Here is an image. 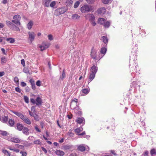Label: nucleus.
I'll use <instances>...</instances> for the list:
<instances>
[{
    "mask_svg": "<svg viewBox=\"0 0 156 156\" xmlns=\"http://www.w3.org/2000/svg\"><path fill=\"white\" fill-rule=\"evenodd\" d=\"M86 1L90 4H93L94 2V0H86Z\"/></svg>",
    "mask_w": 156,
    "mask_h": 156,
    "instance_id": "obj_49",
    "label": "nucleus"
},
{
    "mask_svg": "<svg viewBox=\"0 0 156 156\" xmlns=\"http://www.w3.org/2000/svg\"><path fill=\"white\" fill-rule=\"evenodd\" d=\"M14 81L17 84L19 83V80L17 76H15L14 78Z\"/></svg>",
    "mask_w": 156,
    "mask_h": 156,
    "instance_id": "obj_45",
    "label": "nucleus"
},
{
    "mask_svg": "<svg viewBox=\"0 0 156 156\" xmlns=\"http://www.w3.org/2000/svg\"><path fill=\"white\" fill-rule=\"evenodd\" d=\"M8 120V117L4 116V117H2V121L4 123H6L7 122Z\"/></svg>",
    "mask_w": 156,
    "mask_h": 156,
    "instance_id": "obj_35",
    "label": "nucleus"
},
{
    "mask_svg": "<svg viewBox=\"0 0 156 156\" xmlns=\"http://www.w3.org/2000/svg\"><path fill=\"white\" fill-rule=\"evenodd\" d=\"M5 38L6 39V41H8L10 43L12 44L15 41V40L14 38Z\"/></svg>",
    "mask_w": 156,
    "mask_h": 156,
    "instance_id": "obj_29",
    "label": "nucleus"
},
{
    "mask_svg": "<svg viewBox=\"0 0 156 156\" xmlns=\"http://www.w3.org/2000/svg\"><path fill=\"white\" fill-rule=\"evenodd\" d=\"M66 11L64 8L62 7L56 9L54 12V14L56 16H59L64 13Z\"/></svg>",
    "mask_w": 156,
    "mask_h": 156,
    "instance_id": "obj_4",
    "label": "nucleus"
},
{
    "mask_svg": "<svg viewBox=\"0 0 156 156\" xmlns=\"http://www.w3.org/2000/svg\"><path fill=\"white\" fill-rule=\"evenodd\" d=\"M149 154V152L147 151H146L144 152L142 155L143 156H148Z\"/></svg>",
    "mask_w": 156,
    "mask_h": 156,
    "instance_id": "obj_47",
    "label": "nucleus"
},
{
    "mask_svg": "<svg viewBox=\"0 0 156 156\" xmlns=\"http://www.w3.org/2000/svg\"><path fill=\"white\" fill-rule=\"evenodd\" d=\"M80 4V2L78 1H76V2L75 3L74 5V8H77L78 6H79V4Z\"/></svg>",
    "mask_w": 156,
    "mask_h": 156,
    "instance_id": "obj_37",
    "label": "nucleus"
},
{
    "mask_svg": "<svg viewBox=\"0 0 156 156\" xmlns=\"http://www.w3.org/2000/svg\"><path fill=\"white\" fill-rule=\"evenodd\" d=\"M34 143L35 144H37L38 145H41V142L39 140H36L34 141Z\"/></svg>",
    "mask_w": 156,
    "mask_h": 156,
    "instance_id": "obj_48",
    "label": "nucleus"
},
{
    "mask_svg": "<svg viewBox=\"0 0 156 156\" xmlns=\"http://www.w3.org/2000/svg\"><path fill=\"white\" fill-rule=\"evenodd\" d=\"M5 23L7 26L10 29L13 31H19L20 29L15 24L10 21L6 20L5 21Z\"/></svg>",
    "mask_w": 156,
    "mask_h": 156,
    "instance_id": "obj_1",
    "label": "nucleus"
},
{
    "mask_svg": "<svg viewBox=\"0 0 156 156\" xmlns=\"http://www.w3.org/2000/svg\"><path fill=\"white\" fill-rule=\"evenodd\" d=\"M23 71L24 73H26L30 74L28 69L26 67L24 68L23 69Z\"/></svg>",
    "mask_w": 156,
    "mask_h": 156,
    "instance_id": "obj_43",
    "label": "nucleus"
},
{
    "mask_svg": "<svg viewBox=\"0 0 156 156\" xmlns=\"http://www.w3.org/2000/svg\"><path fill=\"white\" fill-rule=\"evenodd\" d=\"M7 62V60L5 57H3L1 58V62L2 63H5Z\"/></svg>",
    "mask_w": 156,
    "mask_h": 156,
    "instance_id": "obj_44",
    "label": "nucleus"
},
{
    "mask_svg": "<svg viewBox=\"0 0 156 156\" xmlns=\"http://www.w3.org/2000/svg\"><path fill=\"white\" fill-rule=\"evenodd\" d=\"M2 152L3 153L5 154H7L8 156H10V152L6 150H3L2 151Z\"/></svg>",
    "mask_w": 156,
    "mask_h": 156,
    "instance_id": "obj_40",
    "label": "nucleus"
},
{
    "mask_svg": "<svg viewBox=\"0 0 156 156\" xmlns=\"http://www.w3.org/2000/svg\"><path fill=\"white\" fill-rule=\"evenodd\" d=\"M16 127L17 129L20 131H22L24 127L20 123H17Z\"/></svg>",
    "mask_w": 156,
    "mask_h": 156,
    "instance_id": "obj_19",
    "label": "nucleus"
},
{
    "mask_svg": "<svg viewBox=\"0 0 156 156\" xmlns=\"http://www.w3.org/2000/svg\"><path fill=\"white\" fill-rule=\"evenodd\" d=\"M21 63L23 65V66H25V61L24 59H22L21 60Z\"/></svg>",
    "mask_w": 156,
    "mask_h": 156,
    "instance_id": "obj_63",
    "label": "nucleus"
},
{
    "mask_svg": "<svg viewBox=\"0 0 156 156\" xmlns=\"http://www.w3.org/2000/svg\"><path fill=\"white\" fill-rule=\"evenodd\" d=\"M29 39L30 41L31 42L34 41L35 38L36 34L33 32H29L28 33Z\"/></svg>",
    "mask_w": 156,
    "mask_h": 156,
    "instance_id": "obj_5",
    "label": "nucleus"
},
{
    "mask_svg": "<svg viewBox=\"0 0 156 156\" xmlns=\"http://www.w3.org/2000/svg\"><path fill=\"white\" fill-rule=\"evenodd\" d=\"M29 82L30 83L31 85L35 83L34 80L32 79H30L29 80Z\"/></svg>",
    "mask_w": 156,
    "mask_h": 156,
    "instance_id": "obj_60",
    "label": "nucleus"
},
{
    "mask_svg": "<svg viewBox=\"0 0 156 156\" xmlns=\"http://www.w3.org/2000/svg\"><path fill=\"white\" fill-rule=\"evenodd\" d=\"M45 47L46 49L48 48L50 45V44L48 43L47 44H44L43 45Z\"/></svg>",
    "mask_w": 156,
    "mask_h": 156,
    "instance_id": "obj_56",
    "label": "nucleus"
},
{
    "mask_svg": "<svg viewBox=\"0 0 156 156\" xmlns=\"http://www.w3.org/2000/svg\"><path fill=\"white\" fill-rule=\"evenodd\" d=\"M68 135L72 137L74 136V134L73 133L71 132V131L70 132V131H69L68 133Z\"/></svg>",
    "mask_w": 156,
    "mask_h": 156,
    "instance_id": "obj_54",
    "label": "nucleus"
},
{
    "mask_svg": "<svg viewBox=\"0 0 156 156\" xmlns=\"http://www.w3.org/2000/svg\"><path fill=\"white\" fill-rule=\"evenodd\" d=\"M10 141L12 142L17 143H19L20 141L19 138L14 137L11 138L10 140Z\"/></svg>",
    "mask_w": 156,
    "mask_h": 156,
    "instance_id": "obj_13",
    "label": "nucleus"
},
{
    "mask_svg": "<svg viewBox=\"0 0 156 156\" xmlns=\"http://www.w3.org/2000/svg\"><path fill=\"white\" fill-rule=\"evenodd\" d=\"M50 0H43V3L44 5L46 7H49V4L51 2Z\"/></svg>",
    "mask_w": 156,
    "mask_h": 156,
    "instance_id": "obj_21",
    "label": "nucleus"
},
{
    "mask_svg": "<svg viewBox=\"0 0 156 156\" xmlns=\"http://www.w3.org/2000/svg\"><path fill=\"white\" fill-rule=\"evenodd\" d=\"M156 151L154 149H152L150 151V154L152 156H153L154 154H155Z\"/></svg>",
    "mask_w": 156,
    "mask_h": 156,
    "instance_id": "obj_39",
    "label": "nucleus"
},
{
    "mask_svg": "<svg viewBox=\"0 0 156 156\" xmlns=\"http://www.w3.org/2000/svg\"><path fill=\"white\" fill-rule=\"evenodd\" d=\"M36 85L38 86H40L41 85V82L40 80H38L37 81L36 83Z\"/></svg>",
    "mask_w": 156,
    "mask_h": 156,
    "instance_id": "obj_55",
    "label": "nucleus"
},
{
    "mask_svg": "<svg viewBox=\"0 0 156 156\" xmlns=\"http://www.w3.org/2000/svg\"><path fill=\"white\" fill-rule=\"evenodd\" d=\"M101 40L106 45L107 44L108 42V40L107 37L105 36H103L101 37Z\"/></svg>",
    "mask_w": 156,
    "mask_h": 156,
    "instance_id": "obj_22",
    "label": "nucleus"
},
{
    "mask_svg": "<svg viewBox=\"0 0 156 156\" xmlns=\"http://www.w3.org/2000/svg\"><path fill=\"white\" fill-rule=\"evenodd\" d=\"M72 146L68 145H64L63 146V149L64 150H67L72 148Z\"/></svg>",
    "mask_w": 156,
    "mask_h": 156,
    "instance_id": "obj_30",
    "label": "nucleus"
},
{
    "mask_svg": "<svg viewBox=\"0 0 156 156\" xmlns=\"http://www.w3.org/2000/svg\"><path fill=\"white\" fill-rule=\"evenodd\" d=\"M0 134L3 136H6L9 134L6 131H0Z\"/></svg>",
    "mask_w": 156,
    "mask_h": 156,
    "instance_id": "obj_34",
    "label": "nucleus"
},
{
    "mask_svg": "<svg viewBox=\"0 0 156 156\" xmlns=\"http://www.w3.org/2000/svg\"><path fill=\"white\" fill-rule=\"evenodd\" d=\"M110 0H102V2L105 4H108L109 3Z\"/></svg>",
    "mask_w": 156,
    "mask_h": 156,
    "instance_id": "obj_52",
    "label": "nucleus"
},
{
    "mask_svg": "<svg viewBox=\"0 0 156 156\" xmlns=\"http://www.w3.org/2000/svg\"><path fill=\"white\" fill-rule=\"evenodd\" d=\"M89 20L90 22L94 21L95 20V18L94 16V15L89 14Z\"/></svg>",
    "mask_w": 156,
    "mask_h": 156,
    "instance_id": "obj_31",
    "label": "nucleus"
},
{
    "mask_svg": "<svg viewBox=\"0 0 156 156\" xmlns=\"http://www.w3.org/2000/svg\"><path fill=\"white\" fill-rule=\"evenodd\" d=\"M36 104L38 106H41L42 104V100L39 97H37L36 99Z\"/></svg>",
    "mask_w": 156,
    "mask_h": 156,
    "instance_id": "obj_9",
    "label": "nucleus"
},
{
    "mask_svg": "<svg viewBox=\"0 0 156 156\" xmlns=\"http://www.w3.org/2000/svg\"><path fill=\"white\" fill-rule=\"evenodd\" d=\"M16 91L17 92L20 93L21 92V90L18 87H16L15 88Z\"/></svg>",
    "mask_w": 156,
    "mask_h": 156,
    "instance_id": "obj_58",
    "label": "nucleus"
},
{
    "mask_svg": "<svg viewBox=\"0 0 156 156\" xmlns=\"http://www.w3.org/2000/svg\"><path fill=\"white\" fill-rule=\"evenodd\" d=\"M83 130V129L82 127H80L79 128H77L75 129V132L76 133H79L81 131H82Z\"/></svg>",
    "mask_w": 156,
    "mask_h": 156,
    "instance_id": "obj_36",
    "label": "nucleus"
},
{
    "mask_svg": "<svg viewBox=\"0 0 156 156\" xmlns=\"http://www.w3.org/2000/svg\"><path fill=\"white\" fill-rule=\"evenodd\" d=\"M75 113L78 116H81L82 114V112L81 109H80L79 106H77L74 110Z\"/></svg>",
    "mask_w": 156,
    "mask_h": 156,
    "instance_id": "obj_10",
    "label": "nucleus"
},
{
    "mask_svg": "<svg viewBox=\"0 0 156 156\" xmlns=\"http://www.w3.org/2000/svg\"><path fill=\"white\" fill-rule=\"evenodd\" d=\"M20 153L22 154V156H26L27 155V153L26 152H23L21 151H20Z\"/></svg>",
    "mask_w": 156,
    "mask_h": 156,
    "instance_id": "obj_51",
    "label": "nucleus"
},
{
    "mask_svg": "<svg viewBox=\"0 0 156 156\" xmlns=\"http://www.w3.org/2000/svg\"><path fill=\"white\" fill-rule=\"evenodd\" d=\"M24 101L26 103H29V98L27 96H24Z\"/></svg>",
    "mask_w": 156,
    "mask_h": 156,
    "instance_id": "obj_46",
    "label": "nucleus"
},
{
    "mask_svg": "<svg viewBox=\"0 0 156 156\" xmlns=\"http://www.w3.org/2000/svg\"><path fill=\"white\" fill-rule=\"evenodd\" d=\"M39 47L41 48V51H43V50L46 49L43 45L40 46Z\"/></svg>",
    "mask_w": 156,
    "mask_h": 156,
    "instance_id": "obj_57",
    "label": "nucleus"
},
{
    "mask_svg": "<svg viewBox=\"0 0 156 156\" xmlns=\"http://www.w3.org/2000/svg\"><path fill=\"white\" fill-rule=\"evenodd\" d=\"M76 122L79 124H82L84 125L85 123V121L84 118L83 117L78 118L76 119Z\"/></svg>",
    "mask_w": 156,
    "mask_h": 156,
    "instance_id": "obj_7",
    "label": "nucleus"
},
{
    "mask_svg": "<svg viewBox=\"0 0 156 156\" xmlns=\"http://www.w3.org/2000/svg\"><path fill=\"white\" fill-rule=\"evenodd\" d=\"M95 76V74L94 73H91L89 76V79L88 80V82L89 83H90L92 80L94 79V78Z\"/></svg>",
    "mask_w": 156,
    "mask_h": 156,
    "instance_id": "obj_15",
    "label": "nucleus"
},
{
    "mask_svg": "<svg viewBox=\"0 0 156 156\" xmlns=\"http://www.w3.org/2000/svg\"><path fill=\"white\" fill-rule=\"evenodd\" d=\"M94 48L93 47L91 49V50L90 53V56L92 58L94 59H96L97 52L94 49Z\"/></svg>",
    "mask_w": 156,
    "mask_h": 156,
    "instance_id": "obj_6",
    "label": "nucleus"
},
{
    "mask_svg": "<svg viewBox=\"0 0 156 156\" xmlns=\"http://www.w3.org/2000/svg\"><path fill=\"white\" fill-rule=\"evenodd\" d=\"M106 10L105 8L102 7L98 9L97 10V12L98 14H103L106 12Z\"/></svg>",
    "mask_w": 156,
    "mask_h": 156,
    "instance_id": "obj_8",
    "label": "nucleus"
},
{
    "mask_svg": "<svg viewBox=\"0 0 156 156\" xmlns=\"http://www.w3.org/2000/svg\"><path fill=\"white\" fill-rule=\"evenodd\" d=\"M103 25L105 27L108 28L110 25V22L108 21H107L106 22H105Z\"/></svg>",
    "mask_w": 156,
    "mask_h": 156,
    "instance_id": "obj_33",
    "label": "nucleus"
},
{
    "mask_svg": "<svg viewBox=\"0 0 156 156\" xmlns=\"http://www.w3.org/2000/svg\"><path fill=\"white\" fill-rule=\"evenodd\" d=\"M73 2L72 0H66V5L67 7H70L73 4Z\"/></svg>",
    "mask_w": 156,
    "mask_h": 156,
    "instance_id": "obj_24",
    "label": "nucleus"
},
{
    "mask_svg": "<svg viewBox=\"0 0 156 156\" xmlns=\"http://www.w3.org/2000/svg\"><path fill=\"white\" fill-rule=\"evenodd\" d=\"M56 154L59 156H63L65 154V153L62 151L60 150H57L55 152Z\"/></svg>",
    "mask_w": 156,
    "mask_h": 156,
    "instance_id": "obj_18",
    "label": "nucleus"
},
{
    "mask_svg": "<svg viewBox=\"0 0 156 156\" xmlns=\"http://www.w3.org/2000/svg\"><path fill=\"white\" fill-rule=\"evenodd\" d=\"M35 129L38 132H41V130L38 128L37 126H36L35 127Z\"/></svg>",
    "mask_w": 156,
    "mask_h": 156,
    "instance_id": "obj_61",
    "label": "nucleus"
},
{
    "mask_svg": "<svg viewBox=\"0 0 156 156\" xmlns=\"http://www.w3.org/2000/svg\"><path fill=\"white\" fill-rule=\"evenodd\" d=\"M20 85L23 87H25L27 85L26 83L24 82H21L20 83Z\"/></svg>",
    "mask_w": 156,
    "mask_h": 156,
    "instance_id": "obj_53",
    "label": "nucleus"
},
{
    "mask_svg": "<svg viewBox=\"0 0 156 156\" xmlns=\"http://www.w3.org/2000/svg\"><path fill=\"white\" fill-rule=\"evenodd\" d=\"M48 39L50 41H51L53 40V36L51 34H49L48 35Z\"/></svg>",
    "mask_w": 156,
    "mask_h": 156,
    "instance_id": "obj_50",
    "label": "nucleus"
},
{
    "mask_svg": "<svg viewBox=\"0 0 156 156\" xmlns=\"http://www.w3.org/2000/svg\"><path fill=\"white\" fill-rule=\"evenodd\" d=\"M85 147L82 145H80L77 147V150L81 152L84 151L85 150Z\"/></svg>",
    "mask_w": 156,
    "mask_h": 156,
    "instance_id": "obj_23",
    "label": "nucleus"
},
{
    "mask_svg": "<svg viewBox=\"0 0 156 156\" xmlns=\"http://www.w3.org/2000/svg\"><path fill=\"white\" fill-rule=\"evenodd\" d=\"M34 117V119L36 121H38L39 120V117L38 115L36 114H34V115L33 116Z\"/></svg>",
    "mask_w": 156,
    "mask_h": 156,
    "instance_id": "obj_38",
    "label": "nucleus"
},
{
    "mask_svg": "<svg viewBox=\"0 0 156 156\" xmlns=\"http://www.w3.org/2000/svg\"><path fill=\"white\" fill-rule=\"evenodd\" d=\"M14 20H12V22L15 24L16 26H18L20 25V20L21 17L19 15H16L14 16L13 17Z\"/></svg>",
    "mask_w": 156,
    "mask_h": 156,
    "instance_id": "obj_2",
    "label": "nucleus"
},
{
    "mask_svg": "<svg viewBox=\"0 0 156 156\" xmlns=\"http://www.w3.org/2000/svg\"><path fill=\"white\" fill-rule=\"evenodd\" d=\"M8 123L10 126H13L15 124L14 120L10 119Z\"/></svg>",
    "mask_w": 156,
    "mask_h": 156,
    "instance_id": "obj_28",
    "label": "nucleus"
},
{
    "mask_svg": "<svg viewBox=\"0 0 156 156\" xmlns=\"http://www.w3.org/2000/svg\"><path fill=\"white\" fill-rule=\"evenodd\" d=\"M13 113L17 116L19 117L22 119H23V118L24 117V115L20 112L14 111L13 112Z\"/></svg>",
    "mask_w": 156,
    "mask_h": 156,
    "instance_id": "obj_16",
    "label": "nucleus"
},
{
    "mask_svg": "<svg viewBox=\"0 0 156 156\" xmlns=\"http://www.w3.org/2000/svg\"><path fill=\"white\" fill-rule=\"evenodd\" d=\"M77 106H78L77 105V103L74 102L73 101L71 102L70 107L72 109L74 110Z\"/></svg>",
    "mask_w": 156,
    "mask_h": 156,
    "instance_id": "obj_14",
    "label": "nucleus"
},
{
    "mask_svg": "<svg viewBox=\"0 0 156 156\" xmlns=\"http://www.w3.org/2000/svg\"><path fill=\"white\" fill-rule=\"evenodd\" d=\"M92 9L90 6L88 5L83 6L80 8L81 12L83 13H86L92 11Z\"/></svg>",
    "mask_w": 156,
    "mask_h": 156,
    "instance_id": "obj_3",
    "label": "nucleus"
},
{
    "mask_svg": "<svg viewBox=\"0 0 156 156\" xmlns=\"http://www.w3.org/2000/svg\"><path fill=\"white\" fill-rule=\"evenodd\" d=\"M56 2L53 1L50 4L49 6L52 8H53L56 5Z\"/></svg>",
    "mask_w": 156,
    "mask_h": 156,
    "instance_id": "obj_42",
    "label": "nucleus"
},
{
    "mask_svg": "<svg viewBox=\"0 0 156 156\" xmlns=\"http://www.w3.org/2000/svg\"><path fill=\"white\" fill-rule=\"evenodd\" d=\"M29 129L27 127H25L22 129L23 133L26 135H28L29 134Z\"/></svg>",
    "mask_w": 156,
    "mask_h": 156,
    "instance_id": "obj_17",
    "label": "nucleus"
},
{
    "mask_svg": "<svg viewBox=\"0 0 156 156\" xmlns=\"http://www.w3.org/2000/svg\"><path fill=\"white\" fill-rule=\"evenodd\" d=\"M107 51V48H102L101 49L100 52L101 53L105 55Z\"/></svg>",
    "mask_w": 156,
    "mask_h": 156,
    "instance_id": "obj_32",
    "label": "nucleus"
},
{
    "mask_svg": "<svg viewBox=\"0 0 156 156\" xmlns=\"http://www.w3.org/2000/svg\"><path fill=\"white\" fill-rule=\"evenodd\" d=\"M90 91V89L89 88L83 89L81 91V94L83 95H84L85 94H88Z\"/></svg>",
    "mask_w": 156,
    "mask_h": 156,
    "instance_id": "obj_12",
    "label": "nucleus"
},
{
    "mask_svg": "<svg viewBox=\"0 0 156 156\" xmlns=\"http://www.w3.org/2000/svg\"><path fill=\"white\" fill-rule=\"evenodd\" d=\"M35 107L34 106H32L31 107V111L34 112L35 111Z\"/></svg>",
    "mask_w": 156,
    "mask_h": 156,
    "instance_id": "obj_59",
    "label": "nucleus"
},
{
    "mask_svg": "<svg viewBox=\"0 0 156 156\" xmlns=\"http://www.w3.org/2000/svg\"><path fill=\"white\" fill-rule=\"evenodd\" d=\"M30 88L29 87L27 86L25 88V90L26 92H29L30 90Z\"/></svg>",
    "mask_w": 156,
    "mask_h": 156,
    "instance_id": "obj_64",
    "label": "nucleus"
},
{
    "mask_svg": "<svg viewBox=\"0 0 156 156\" xmlns=\"http://www.w3.org/2000/svg\"><path fill=\"white\" fill-rule=\"evenodd\" d=\"M98 67L97 66L93 65L91 67L90 71L91 73H94L96 74V73L98 71Z\"/></svg>",
    "mask_w": 156,
    "mask_h": 156,
    "instance_id": "obj_11",
    "label": "nucleus"
},
{
    "mask_svg": "<svg viewBox=\"0 0 156 156\" xmlns=\"http://www.w3.org/2000/svg\"><path fill=\"white\" fill-rule=\"evenodd\" d=\"M30 101L32 103L34 104H36V101H35L33 98H31L30 99Z\"/></svg>",
    "mask_w": 156,
    "mask_h": 156,
    "instance_id": "obj_62",
    "label": "nucleus"
},
{
    "mask_svg": "<svg viewBox=\"0 0 156 156\" xmlns=\"http://www.w3.org/2000/svg\"><path fill=\"white\" fill-rule=\"evenodd\" d=\"M65 74L64 70H63L62 71V75L60 76V79L61 80H63L65 76Z\"/></svg>",
    "mask_w": 156,
    "mask_h": 156,
    "instance_id": "obj_41",
    "label": "nucleus"
},
{
    "mask_svg": "<svg viewBox=\"0 0 156 156\" xmlns=\"http://www.w3.org/2000/svg\"><path fill=\"white\" fill-rule=\"evenodd\" d=\"M72 19L74 20H79L80 18V16L76 14H73L72 15Z\"/></svg>",
    "mask_w": 156,
    "mask_h": 156,
    "instance_id": "obj_25",
    "label": "nucleus"
},
{
    "mask_svg": "<svg viewBox=\"0 0 156 156\" xmlns=\"http://www.w3.org/2000/svg\"><path fill=\"white\" fill-rule=\"evenodd\" d=\"M105 22V19L103 18H101L98 19V23L100 24H104Z\"/></svg>",
    "mask_w": 156,
    "mask_h": 156,
    "instance_id": "obj_26",
    "label": "nucleus"
},
{
    "mask_svg": "<svg viewBox=\"0 0 156 156\" xmlns=\"http://www.w3.org/2000/svg\"><path fill=\"white\" fill-rule=\"evenodd\" d=\"M24 122L28 125H30L31 124V122L30 119L27 118V117H24L23 119H22Z\"/></svg>",
    "mask_w": 156,
    "mask_h": 156,
    "instance_id": "obj_20",
    "label": "nucleus"
},
{
    "mask_svg": "<svg viewBox=\"0 0 156 156\" xmlns=\"http://www.w3.org/2000/svg\"><path fill=\"white\" fill-rule=\"evenodd\" d=\"M33 25V22L31 21H30L27 25V28L29 30L31 29Z\"/></svg>",
    "mask_w": 156,
    "mask_h": 156,
    "instance_id": "obj_27",
    "label": "nucleus"
}]
</instances>
